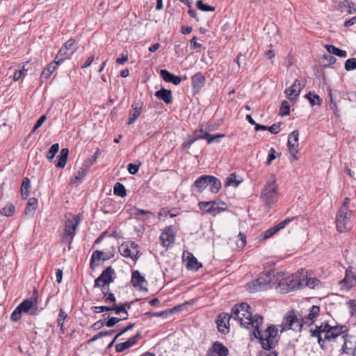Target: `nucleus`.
Segmentation results:
<instances>
[{"label":"nucleus","instance_id":"obj_8","mask_svg":"<svg viewBox=\"0 0 356 356\" xmlns=\"http://www.w3.org/2000/svg\"><path fill=\"white\" fill-rule=\"evenodd\" d=\"M115 270L111 266L106 268L100 275L95 280L94 287L109 285L115 279Z\"/></svg>","mask_w":356,"mask_h":356},{"label":"nucleus","instance_id":"obj_34","mask_svg":"<svg viewBox=\"0 0 356 356\" xmlns=\"http://www.w3.org/2000/svg\"><path fill=\"white\" fill-rule=\"evenodd\" d=\"M69 155V149L67 148L61 149L59 155L57 159L58 161L55 164V166L58 168H63L67 163Z\"/></svg>","mask_w":356,"mask_h":356},{"label":"nucleus","instance_id":"obj_4","mask_svg":"<svg viewBox=\"0 0 356 356\" xmlns=\"http://www.w3.org/2000/svg\"><path fill=\"white\" fill-rule=\"evenodd\" d=\"M305 270L301 269L290 277H286L279 283L282 287V293H287L291 291L302 289L303 278L305 277Z\"/></svg>","mask_w":356,"mask_h":356},{"label":"nucleus","instance_id":"obj_62","mask_svg":"<svg viewBox=\"0 0 356 356\" xmlns=\"http://www.w3.org/2000/svg\"><path fill=\"white\" fill-rule=\"evenodd\" d=\"M103 300L106 303H113V305H115L116 302V298L111 292L104 293L103 296Z\"/></svg>","mask_w":356,"mask_h":356},{"label":"nucleus","instance_id":"obj_15","mask_svg":"<svg viewBox=\"0 0 356 356\" xmlns=\"http://www.w3.org/2000/svg\"><path fill=\"white\" fill-rule=\"evenodd\" d=\"M131 282L134 287L139 288L141 291H147V289L143 286V284H147V282L138 270L132 271Z\"/></svg>","mask_w":356,"mask_h":356},{"label":"nucleus","instance_id":"obj_54","mask_svg":"<svg viewBox=\"0 0 356 356\" xmlns=\"http://www.w3.org/2000/svg\"><path fill=\"white\" fill-rule=\"evenodd\" d=\"M290 113V105L289 103L284 100L281 103L280 107V115L281 116H286L289 115Z\"/></svg>","mask_w":356,"mask_h":356},{"label":"nucleus","instance_id":"obj_20","mask_svg":"<svg viewBox=\"0 0 356 356\" xmlns=\"http://www.w3.org/2000/svg\"><path fill=\"white\" fill-rule=\"evenodd\" d=\"M211 204L207 209V213H209L213 216L227 209L226 204L220 200H211Z\"/></svg>","mask_w":356,"mask_h":356},{"label":"nucleus","instance_id":"obj_47","mask_svg":"<svg viewBox=\"0 0 356 356\" xmlns=\"http://www.w3.org/2000/svg\"><path fill=\"white\" fill-rule=\"evenodd\" d=\"M102 316L104 318V320L106 318H108V320L106 321V326L108 327H113L115 324L121 321L127 320V317H123L122 318L118 317H110L109 315L106 314H103Z\"/></svg>","mask_w":356,"mask_h":356},{"label":"nucleus","instance_id":"obj_6","mask_svg":"<svg viewBox=\"0 0 356 356\" xmlns=\"http://www.w3.org/2000/svg\"><path fill=\"white\" fill-rule=\"evenodd\" d=\"M282 330L284 332L289 330H293L296 332L302 331V324L300 318L294 314V311H289L284 316L282 322Z\"/></svg>","mask_w":356,"mask_h":356},{"label":"nucleus","instance_id":"obj_3","mask_svg":"<svg viewBox=\"0 0 356 356\" xmlns=\"http://www.w3.org/2000/svg\"><path fill=\"white\" fill-rule=\"evenodd\" d=\"M279 196L278 185L276 183L275 176L271 175L261 191L260 197L266 207L271 208L277 202Z\"/></svg>","mask_w":356,"mask_h":356},{"label":"nucleus","instance_id":"obj_32","mask_svg":"<svg viewBox=\"0 0 356 356\" xmlns=\"http://www.w3.org/2000/svg\"><path fill=\"white\" fill-rule=\"evenodd\" d=\"M188 256L186 260L188 261L186 268L188 270H197L202 267V264L199 262L195 256L190 252H187Z\"/></svg>","mask_w":356,"mask_h":356},{"label":"nucleus","instance_id":"obj_22","mask_svg":"<svg viewBox=\"0 0 356 356\" xmlns=\"http://www.w3.org/2000/svg\"><path fill=\"white\" fill-rule=\"evenodd\" d=\"M205 83L206 78L200 72H197L191 77V84L195 92H198L203 88Z\"/></svg>","mask_w":356,"mask_h":356},{"label":"nucleus","instance_id":"obj_59","mask_svg":"<svg viewBox=\"0 0 356 356\" xmlns=\"http://www.w3.org/2000/svg\"><path fill=\"white\" fill-rule=\"evenodd\" d=\"M330 99H330V109L333 111L334 115L337 118H339L340 117V111H339V110L337 108V105L336 102H334L333 100L331 91L330 92Z\"/></svg>","mask_w":356,"mask_h":356},{"label":"nucleus","instance_id":"obj_40","mask_svg":"<svg viewBox=\"0 0 356 356\" xmlns=\"http://www.w3.org/2000/svg\"><path fill=\"white\" fill-rule=\"evenodd\" d=\"M341 282L345 283L347 287L351 288L356 284V276L351 270H346V276Z\"/></svg>","mask_w":356,"mask_h":356},{"label":"nucleus","instance_id":"obj_11","mask_svg":"<svg viewBox=\"0 0 356 356\" xmlns=\"http://www.w3.org/2000/svg\"><path fill=\"white\" fill-rule=\"evenodd\" d=\"M319 313L320 307L316 305H313L310 308L309 314L307 316L304 317L300 316V318L302 324V327H303V325L309 327L312 325H313L315 322L316 318L319 316Z\"/></svg>","mask_w":356,"mask_h":356},{"label":"nucleus","instance_id":"obj_45","mask_svg":"<svg viewBox=\"0 0 356 356\" xmlns=\"http://www.w3.org/2000/svg\"><path fill=\"white\" fill-rule=\"evenodd\" d=\"M88 170V168H85L84 165L82 163V165L79 170L74 173V177L71 179V181L75 184L77 181H81L86 175L87 171Z\"/></svg>","mask_w":356,"mask_h":356},{"label":"nucleus","instance_id":"obj_31","mask_svg":"<svg viewBox=\"0 0 356 356\" xmlns=\"http://www.w3.org/2000/svg\"><path fill=\"white\" fill-rule=\"evenodd\" d=\"M38 205V200L35 197H31L26 206L24 213L26 216L33 217Z\"/></svg>","mask_w":356,"mask_h":356},{"label":"nucleus","instance_id":"obj_28","mask_svg":"<svg viewBox=\"0 0 356 356\" xmlns=\"http://www.w3.org/2000/svg\"><path fill=\"white\" fill-rule=\"evenodd\" d=\"M208 179V175H202L194 181L192 187H195L197 193H202L209 185Z\"/></svg>","mask_w":356,"mask_h":356},{"label":"nucleus","instance_id":"obj_36","mask_svg":"<svg viewBox=\"0 0 356 356\" xmlns=\"http://www.w3.org/2000/svg\"><path fill=\"white\" fill-rule=\"evenodd\" d=\"M21 195L23 199H26L31 192V181L28 177H24L21 185Z\"/></svg>","mask_w":356,"mask_h":356},{"label":"nucleus","instance_id":"obj_41","mask_svg":"<svg viewBox=\"0 0 356 356\" xmlns=\"http://www.w3.org/2000/svg\"><path fill=\"white\" fill-rule=\"evenodd\" d=\"M34 301L31 299L24 300L17 307L22 313H29V311L33 308Z\"/></svg>","mask_w":356,"mask_h":356},{"label":"nucleus","instance_id":"obj_23","mask_svg":"<svg viewBox=\"0 0 356 356\" xmlns=\"http://www.w3.org/2000/svg\"><path fill=\"white\" fill-rule=\"evenodd\" d=\"M118 251L120 253V254L125 257V258H131L134 261H136L138 258V253L139 250H136V252H131V250L129 249L127 243H122L119 247H118Z\"/></svg>","mask_w":356,"mask_h":356},{"label":"nucleus","instance_id":"obj_63","mask_svg":"<svg viewBox=\"0 0 356 356\" xmlns=\"http://www.w3.org/2000/svg\"><path fill=\"white\" fill-rule=\"evenodd\" d=\"M22 314V312L17 307H16L15 309V310L13 312V313L11 314V316H10L11 321H13L14 322H17L18 321H19L21 319Z\"/></svg>","mask_w":356,"mask_h":356},{"label":"nucleus","instance_id":"obj_39","mask_svg":"<svg viewBox=\"0 0 356 356\" xmlns=\"http://www.w3.org/2000/svg\"><path fill=\"white\" fill-rule=\"evenodd\" d=\"M305 277L303 278L302 281V288L308 286L310 289H314L316 285L320 282L319 280L316 278L309 277L307 275V271L305 270Z\"/></svg>","mask_w":356,"mask_h":356},{"label":"nucleus","instance_id":"obj_24","mask_svg":"<svg viewBox=\"0 0 356 356\" xmlns=\"http://www.w3.org/2000/svg\"><path fill=\"white\" fill-rule=\"evenodd\" d=\"M159 74L163 80L167 83H172L176 86L181 83V79L180 76L172 74L167 70H161Z\"/></svg>","mask_w":356,"mask_h":356},{"label":"nucleus","instance_id":"obj_7","mask_svg":"<svg viewBox=\"0 0 356 356\" xmlns=\"http://www.w3.org/2000/svg\"><path fill=\"white\" fill-rule=\"evenodd\" d=\"M352 211L348 212L343 208H340L336 217L337 229L340 233H345L350 229V216Z\"/></svg>","mask_w":356,"mask_h":356},{"label":"nucleus","instance_id":"obj_51","mask_svg":"<svg viewBox=\"0 0 356 356\" xmlns=\"http://www.w3.org/2000/svg\"><path fill=\"white\" fill-rule=\"evenodd\" d=\"M181 307V306L179 305L177 307H173L170 311L165 310V311H162V312H154L153 315H154V317H161L163 318H167L169 314H171V313H172L175 311H178V310L180 311L181 310V309H180Z\"/></svg>","mask_w":356,"mask_h":356},{"label":"nucleus","instance_id":"obj_10","mask_svg":"<svg viewBox=\"0 0 356 356\" xmlns=\"http://www.w3.org/2000/svg\"><path fill=\"white\" fill-rule=\"evenodd\" d=\"M229 319L230 316L227 313L222 312L218 314L216 319V323L219 332L227 334L229 332Z\"/></svg>","mask_w":356,"mask_h":356},{"label":"nucleus","instance_id":"obj_16","mask_svg":"<svg viewBox=\"0 0 356 356\" xmlns=\"http://www.w3.org/2000/svg\"><path fill=\"white\" fill-rule=\"evenodd\" d=\"M175 238V234L172 225L165 227L159 237V240L161 241V245L163 247H168V245L166 242L168 241L169 243H173Z\"/></svg>","mask_w":356,"mask_h":356},{"label":"nucleus","instance_id":"obj_64","mask_svg":"<svg viewBox=\"0 0 356 356\" xmlns=\"http://www.w3.org/2000/svg\"><path fill=\"white\" fill-rule=\"evenodd\" d=\"M348 305L350 309V313L351 316H356V300H350L348 302Z\"/></svg>","mask_w":356,"mask_h":356},{"label":"nucleus","instance_id":"obj_38","mask_svg":"<svg viewBox=\"0 0 356 356\" xmlns=\"http://www.w3.org/2000/svg\"><path fill=\"white\" fill-rule=\"evenodd\" d=\"M225 136L223 134H216L211 135L208 131L205 132V134L202 138H205L204 140H207V144H211L212 143H219L220 142L221 138H224Z\"/></svg>","mask_w":356,"mask_h":356},{"label":"nucleus","instance_id":"obj_35","mask_svg":"<svg viewBox=\"0 0 356 356\" xmlns=\"http://www.w3.org/2000/svg\"><path fill=\"white\" fill-rule=\"evenodd\" d=\"M103 255L104 252L102 250H97L92 252L90 260V268L92 270H94L97 266H99V264L97 263V261L102 259Z\"/></svg>","mask_w":356,"mask_h":356},{"label":"nucleus","instance_id":"obj_1","mask_svg":"<svg viewBox=\"0 0 356 356\" xmlns=\"http://www.w3.org/2000/svg\"><path fill=\"white\" fill-rule=\"evenodd\" d=\"M256 325L251 328L250 340L253 338L259 340L261 348L265 350H271L277 345L276 337L278 336V329L275 325H269L264 332L262 331V324L264 322L263 316H257L254 320Z\"/></svg>","mask_w":356,"mask_h":356},{"label":"nucleus","instance_id":"obj_30","mask_svg":"<svg viewBox=\"0 0 356 356\" xmlns=\"http://www.w3.org/2000/svg\"><path fill=\"white\" fill-rule=\"evenodd\" d=\"M208 181V186H209L211 193L213 194H217L220 191L222 186L220 180L213 175H209Z\"/></svg>","mask_w":356,"mask_h":356},{"label":"nucleus","instance_id":"obj_5","mask_svg":"<svg viewBox=\"0 0 356 356\" xmlns=\"http://www.w3.org/2000/svg\"><path fill=\"white\" fill-rule=\"evenodd\" d=\"M82 215H74L72 219H67L65 222L64 234L62 236L61 243H72L76 234V228L80 224Z\"/></svg>","mask_w":356,"mask_h":356},{"label":"nucleus","instance_id":"obj_18","mask_svg":"<svg viewBox=\"0 0 356 356\" xmlns=\"http://www.w3.org/2000/svg\"><path fill=\"white\" fill-rule=\"evenodd\" d=\"M300 82L296 79L293 83L288 88L286 89L284 93L286 95L287 98L293 102L297 100L301 92Z\"/></svg>","mask_w":356,"mask_h":356},{"label":"nucleus","instance_id":"obj_14","mask_svg":"<svg viewBox=\"0 0 356 356\" xmlns=\"http://www.w3.org/2000/svg\"><path fill=\"white\" fill-rule=\"evenodd\" d=\"M142 337L140 332H138L134 336L130 337L124 342H122L115 345V350L117 353H122L136 344L137 340Z\"/></svg>","mask_w":356,"mask_h":356},{"label":"nucleus","instance_id":"obj_60","mask_svg":"<svg viewBox=\"0 0 356 356\" xmlns=\"http://www.w3.org/2000/svg\"><path fill=\"white\" fill-rule=\"evenodd\" d=\"M91 310L94 313H102L113 311V308L112 306H93L91 307Z\"/></svg>","mask_w":356,"mask_h":356},{"label":"nucleus","instance_id":"obj_44","mask_svg":"<svg viewBox=\"0 0 356 356\" xmlns=\"http://www.w3.org/2000/svg\"><path fill=\"white\" fill-rule=\"evenodd\" d=\"M100 154L101 150L99 149H97L92 156H91L90 158L84 161V162L83 163V164L84 165V168L89 169L95 163H96Z\"/></svg>","mask_w":356,"mask_h":356},{"label":"nucleus","instance_id":"obj_46","mask_svg":"<svg viewBox=\"0 0 356 356\" xmlns=\"http://www.w3.org/2000/svg\"><path fill=\"white\" fill-rule=\"evenodd\" d=\"M77 44L78 42L76 40L71 38L67 42H65L62 47L70 52H73L74 54L78 49Z\"/></svg>","mask_w":356,"mask_h":356},{"label":"nucleus","instance_id":"obj_61","mask_svg":"<svg viewBox=\"0 0 356 356\" xmlns=\"http://www.w3.org/2000/svg\"><path fill=\"white\" fill-rule=\"evenodd\" d=\"M67 313L60 308L59 309V313L57 318V324L58 326H62V324L64 325V321L67 318Z\"/></svg>","mask_w":356,"mask_h":356},{"label":"nucleus","instance_id":"obj_29","mask_svg":"<svg viewBox=\"0 0 356 356\" xmlns=\"http://www.w3.org/2000/svg\"><path fill=\"white\" fill-rule=\"evenodd\" d=\"M131 305L132 302H124L119 305L115 304L112 305L113 311L115 312V314H125L124 317H127V319L129 316L127 309H129L131 308Z\"/></svg>","mask_w":356,"mask_h":356},{"label":"nucleus","instance_id":"obj_52","mask_svg":"<svg viewBox=\"0 0 356 356\" xmlns=\"http://www.w3.org/2000/svg\"><path fill=\"white\" fill-rule=\"evenodd\" d=\"M59 151V144L58 143H54L53 144L50 149L47 151L46 154V157L49 160L51 161L55 155L58 153Z\"/></svg>","mask_w":356,"mask_h":356},{"label":"nucleus","instance_id":"obj_19","mask_svg":"<svg viewBox=\"0 0 356 356\" xmlns=\"http://www.w3.org/2000/svg\"><path fill=\"white\" fill-rule=\"evenodd\" d=\"M212 353H216L218 356H227L229 355L228 348L222 343L215 341L212 346L207 351L208 356H212Z\"/></svg>","mask_w":356,"mask_h":356},{"label":"nucleus","instance_id":"obj_56","mask_svg":"<svg viewBox=\"0 0 356 356\" xmlns=\"http://www.w3.org/2000/svg\"><path fill=\"white\" fill-rule=\"evenodd\" d=\"M196 6H197V9L202 10V11L213 12L215 10V8L213 6H209L207 4H204L202 0H198L196 2Z\"/></svg>","mask_w":356,"mask_h":356},{"label":"nucleus","instance_id":"obj_48","mask_svg":"<svg viewBox=\"0 0 356 356\" xmlns=\"http://www.w3.org/2000/svg\"><path fill=\"white\" fill-rule=\"evenodd\" d=\"M113 193L115 195L124 197L127 195V190L122 184L117 182L113 187Z\"/></svg>","mask_w":356,"mask_h":356},{"label":"nucleus","instance_id":"obj_55","mask_svg":"<svg viewBox=\"0 0 356 356\" xmlns=\"http://www.w3.org/2000/svg\"><path fill=\"white\" fill-rule=\"evenodd\" d=\"M140 165L141 163L140 161L136 162L134 163H130L127 165V170L129 174L132 175H136L138 172Z\"/></svg>","mask_w":356,"mask_h":356},{"label":"nucleus","instance_id":"obj_42","mask_svg":"<svg viewBox=\"0 0 356 356\" xmlns=\"http://www.w3.org/2000/svg\"><path fill=\"white\" fill-rule=\"evenodd\" d=\"M305 98L309 101L311 106L321 105L323 102V99L320 98L319 95L314 94L312 92H308L305 95Z\"/></svg>","mask_w":356,"mask_h":356},{"label":"nucleus","instance_id":"obj_26","mask_svg":"<svg viewBox=\"0 0 356 356\" xmlns=\"http://www.w3.org/2000/svg\"><path fill=\"white\" fill-rule=\"evenodd\" d=\"M154 95L158 99L163 101L165 104H170L172 102V95L170 90L161 88L155 92Z\"/></svg>","mask_w":356,"mask_h":356},{"label":"nucleus","instance_id":"obj_49","mask_svg":"<svg viewBox=\"0 0 356 356\" xmlns=\"http://www.w3.org/2000/svg\"><path fill=\"white\" fill-rule=\"evenodd\" d=\"M278 232H279V229L277 228L276 225H275L274 227H272L268 229L267 230H266L265 232H264L263 233H261L260 234V238L261 240L268 239V238H270L271 236H273L274 234H275Z\"/></svg>","mask_w":356,"mask_h":356},{"label":"nucleus","instance_id":"obj_25","mask_svg":"<svg viewBox=\"0 0 356 356\" xmlns=\"http://www.w3.org/2000/svg\"><path fill=\"white\" fill-rule=\"evenodd\" d=\"M100 211L105 214L113 213L116 212L115 202L111 198H106L101 202Z\"/></svg>","mask_w":356,"mask_h":356},{"label":"nucleus","instance_id":"obj_43","mask_svg":"<svg viewBox=\"0 0 356 356\" xmlns=\"http://www.w3.org/2000/svg\"><path fill=\"white\" fill-rule=\"evenodd\" d=\"M241 181L236 179V175L235 172L231 173L225 179V187L233 186L237 187Z\"/></svg>","mask_w":356,"mask_h":356},{"label":"nucleus","instance_id":"obj_13","mask_svg":"<svg viewBox=\"0 0 356 356\" xmlns=\"http://www.w3.org/2000/svg\"><path fill=\"white\" fill-rule=\"evenodd\" d=\"M250 308L249 304L247 302H241L240 304H236L231 309L230 318H233L240 323L241 327H244V324H246V321H243L244 317L241 316V312L243 308Z\"/></svg>","mask_w":356,"mask_h":356},{"label":"nucleus","instance_id":"obj_58","mask_svg":"<svg viewBox=\"0 0 356 356\" xmlns=\"http://www.w3.org/2000/svg\"><path fill=\"white\" fill-rule=\"evenodd\" d=\"M27 74V70L24 68V66L22 67V69L15 70L13 75V81H17L21 78L24 77Z\"/></svg>","mask_w":356,"mask_h":356},{"label":"nucleus","instance_id":"obj_33","mask_svg":"<svg viewBox=\"0 0 356 356\" xmlns=\"http://www.w3.org/2000/svg\"><path fill=\"white\" fill-rule=\"evenodd\" d=\"M59 65L55 63V61L50 63L46 67H44L40 75V81L42 82L43 79L47 80L51 74L54 72Z\"/></svg>","mask_w":356,"mask_h":356},{"label":"nucleus","instance_id":"obj_27","mask_svg":"<svg viewBox=\"0 0 356 356\" xmlns=\"http://www.w3.org/2000/svg\"><path fill=\"white\" fill-rule=\"evenodd\" d=\"M73 56V52L65 49L61 47L55 56L54 61L57 65H61L65 60L71 59Z\"/></svg>","mask_w":356,"mask_h":356},{"label":"nucleus","instance_id":"obj_50","mask_svg":"<svg viewBox=\"0 0 356 356\" xmlns=\"http://www.w3.org/2000/svg\"><path fill=\"white\" fill-rule=\"evenodd\" d=\"M15 207L12 203H8L6 206L1 210V213L3 216L10 217L12 216L15 213Z\"/></svg>","mask_w":356,"mask_h":356},{"label":"nucleus","instance_id":"obj_2","mask_svg":"<svg viewBox=\"0 0 356 356\" xmlns=\"http://www.w3.org/2000/svg\"><path fill=\"white\" fill-rule=\"evenodd\" d=\"M277 280L272 270L261 273L253 282L246 284V289L250 293L261 291L271 288L275 284Z\"/></svg>","mask_w":356,"mask_h":356},{"label":"nucleus","instance_id":"obj_9","mask_svg":"<svg viewBox=\"0 0 356 356\" xmlns=\"http://www.w3.org/2000/svg\"><path fill=\"white\" fill-rule=\"evenodd\" d=\"M298 136L299 132L298 130H295L289 134L288 136L287 141V148L288 151L291 154V155L293 157L294 160H297L296 154L298 153Z\"/></svg>","mask_w":356,"mask_h":356},{"label":"nucleus","instance_id":"obj_37","mask_svg":"<svg viewBox=\"0 0 356 356\" xmlns=\"http://www.w3.org/2000/svg\"><path fill=\"white\" fill-rule=\"evenodd\" d=\"M326 50L332 54H334L340 58H346L348 56L346 51L342 50L332 44H327L325 46Z\"/></svg>","mask_w":356,"mask_h":356},{"label":"nucleus","instance_id":"obj_12","mask_svg":"<svg viewBox=\"0 0 356 356\" xmlns=\"http://www.w3.org/2000/svg\"><path fill=\"white\" fill-rule=\"evenodd\" d=\"M348 327L346 325H337L331 326L325 336V340L330 341L332 339H337L341 334H346L348 332Z\"/></svg>","mask_w":356,"mask_h":356},{"label":"nucleus","instance_id":"obj_21","mask_svg":"<svg viewBox=\"0 0 356 356\" xmlns=\"http://www.w3.org/2000/svg\"><path fill=\"white\" fill-rule=\"evenodd\" d=\"M250 308L244 307L241 312V316H243L245 319L248 320V321H246V324H244V328L248 330H251V328H252L254 325H256L254 320L257 318V316H262L261 315L257 314L253 316L250 312Z\"/></svg>","mask_w":356,"mask_h":356},{"label":"nucleus","instance_id":"obj_53","mask_svg":"<svg viewBox=\"0 0 356 356\" xmlns=\"http://www.w3.org/2000/svg\"><path fill=\"white\" fill-rule=\"evenodd\" d=\"M203 124H199V129H195L193 133V138L196 140H204L205 138H202L205 134V132L203 129Z\"/></svg>","mask_w":356,"mask_h":356},{"label":"nucleus","instance_id":"obj_57","mask_svg":"<svg viewBox=\"0 0 356 356\" xmlns=\"http://www.w3.org/2000/svg\"><path fill=\"white\" fill-rule=\"evenodd\" d=\"M346 71H351L356 69V58H352L346 60L344 65Z\"/></svg>","mask_w":356,"mask_h":356},{"label":"nucleus","instance_id":"obj_17","mask_svg":"<svg viewBox=\"0 0 356 356\" xmlns=\"http://www.w3.org/2000/svg\"><path fill=\"white\" fill-rule=\"evenodd\" d=\"M131 109L129 111V118L127 121V124H131L134 122H136L137 118L140 116L143 106V102H134L131 104Z\"/></svg>","mask_w":356,"mask_h":356}]
</instances>
